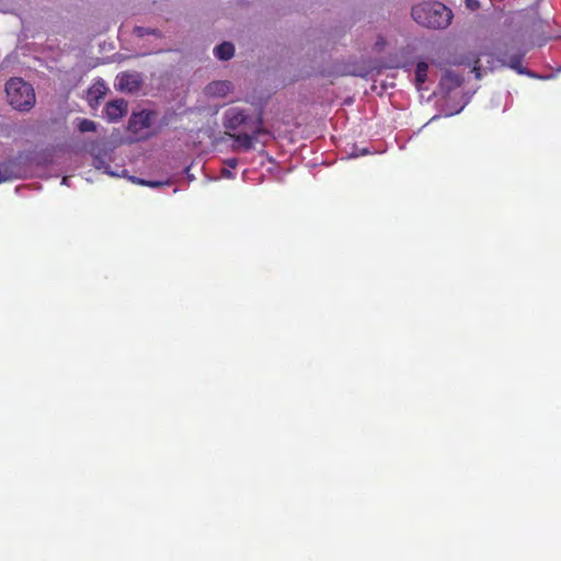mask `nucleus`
I'll return each mask as SVG.
<instances>
[{
  "label": "nucleus",
  "mask_w": 561,
  "mask_h": 561,
  "mask_svg": "<svg viewBox=\"0 0 561 561\" xmlns=\"http://www.w3.org/2000/svg\"><path fill=\"white\" fill-rule=\"evenodd\" d=\"M214 54L220 60H229L234 55V46L230 42H224L215 47Z\"/></svg>",
  "instance_id": "nucleus-11"
},
{
  "label": "nucleus",
  "mask_w": 561,
  "mask_h": 561,
  "mask_svg": "<svg viewBox=\"0 0 561 561\" xmlns=\"http://www.w3.org/2000/svg\"><path fill=\"white\" fill-rule=\"evenodd\" d=\"M102 89H104V85H103V84L94 85V87H93V91H92V93H95L96 98H99L100 95H102V94H103Z\"/></svg>",
  "instance_id": "nucleus-17"
},
{
  "label": "nucleus",
  "mask_w": 561,
  "mask_h": 561,
  "mask_svg": "<svg viewBox=\"0 0 561 561\" xmlns=\"http://www.w3.org/2000/svg\"><path fill=\"white\" fill-rule=\"evenodd\" d=\"M133 181L136 182V183H139L141 185H146V186H149V187H152V188H158V187H161L163 185H169L170 184V181H146V180H142V179H136V178H133Z\"/></svg>",
  "instance_id": "nucleus-15"
},
{
  "label": "nucleus",
  "mask_w": 561,
  "mask_h": 561,
  "mask_svg": "<svg viewBox=\"0 0 561 561\" xmlns=\"http://www.w3.org/2000/svg\"><path fill=\"white\" fill-rule=\"evenodd\" d=\"M5 93L9 104L20 112L31 111L36 103L33 87L22 78H11L5 83Z\"/></svg>",
  "instance_id": "nucleus-2"
},
{
  "label": "nucleus",
  "mask_w": 561,
  "mask_h": 561,
  "mask_svg": "<svg viewBox=\"0 0 561 561\" xmlns=\"http://www.w3.org/2000/svg\"><path fill=\"white\" fill-rule=\"evenodd\" d=\"M142 78L138 72H123L117 76L116 87L123 92L133 93L140 89Z\"/></svg>",
  "instance_id": "nucleus-5"
},
{
  "label": "nucleus",
  "mask_w": 561,
  "mask_h": 561,
  "mask_svg": "<svg viewBox=\"0 0 561 561\" xmlns=\"http://www.w3.org/2000/svg\"><path fill=\"white\" fill-rule=\"evenodd\" d=\"M473 72H474L477 79L481 78V69H480V67L474 66L473 67Z\"/></svg>",
  "instance_id": "nucleus-20"
},
{
  "label": "nucleus",
  "mask_w": 561,
  "mask_h": 561,
  "mask_svg": "<svg viewBox=\"0 0 561 561\" xmlns=\"http://www.w3.org/2000/svg\"><path fill=\"white\" fill-rule=\"evenodd\" d=\"M134 33L138 37H144L146 35H153V36H157V37H161L162 36V33L159 30H157V28H147V27H142V26H136L134 28Z\"/></svg>",
  "instance_id": "nucleus-14"
},
{
  "label": "nucleus",
  "mask_w": 561,
  "mask_h": 561,
  "mask_svg": "<svg viewBox=\"0 0 561 561\" xmlns=\"http://www.w3.org/2000/svg\"><path fill=\"white\" fill-rule=\"evenodd\" d=\"M232 89L233 85L230 81H213L206 85L205 93L210 98H225L232 91Z\"/></svg>",
  "instance_id": "nucleus-8"
},
{
  "label": "nucleus",
  "mask_w": 561,
  "mask_h": 561,
  "mask_svg": "<svg viewBox=\"0 0 561 561\" xmlns=\"http://www.w3.org/2000/svg\"><path fill=\"white\" fill-rule=\"evenodd\" d=\"M463 82V77L453 70H447L440 80V85L447 92L460 87Z\"/></svg>",
  "instance_id": "nucleus-9"
},
{
  "label": "nucleus",
  "mask_w": 561,
  "mask_h": 561,
  "mask_svg": "<svg viewBox=\"0 0 561 561\" xmlns=\"http://www.w3.org/2000/svg\"><path fill=\"white\" fill-rule=\"evenodd\" d=\"M8 178L5 176V174L0 170V183L5 181Z\"/></svg>",
  "instance_id": "nucleus-21"
},
{
  "label": "nucleus",
  "mask_w": 561,
  "mask_h": 561,
  "mask_svg": "<svg viewBox=\"0 0 561 561\" xmlns=\"http://www.w3.org/2000/svg\"><path fill=\"white\" fill-rule=\"evenodd\" d=\"M78 129L81 133L95 131L96 124H95V122L88 119V118H79L78 119Z\"/></svg>",
  "instance_id": "nucleus-13"
},
{
  "label": "nucleus",
  "mask_w": 561,
  "mask_h": 561,
  "mask_svg": "<svg viewBox=\"0 0 561 561\" xmlns=\"http://www.w3.org/2000/svg\"><path fill=\"white\" fill-rule=\"evenodd\" d=\"M225 175H226V176H231L230 171H226V172H225Z\"/></svg>",
  "instance_id": "nucleus-23"
},
{
  "label": "nucleus",
  "mask_w": 561,
  "mask_h": 561,
  "mask_svg": "<svg viewBox=\"0 0 561 561\" xmlns=\"http://www.w3.org/2000/svg\"><path fill=\"white\" fill-rule=\"evenodd\" d=\"M263 118L261 115H259L255 121L252 123V134H237V135H230V137L233 139V141L239 146L242 147L244 150H251L253 148V141L257 139V136L261 134H265L266 130L262 127Z\"/></svg>",
  "instance_id": "nucleus-3"
},
{
  "label": "nucleus",
  "mask_w": 561,
  "mask_h": 561,
  "mask_svg": "<svg viewBox=\"0 0 561 561\" xmlns=\"http://www.w3.org/2000/svg\"><path fill=\"white\" fill-rule=\"evenodd\" d=\"M523 57H524L523 54L515 53L511 56H507V58L503 59L502 62H503V65L516 70L520 75H527L529 77H534V75L529 70H527L526 68H524L522 66Z\"/></svg>",
  "instance_id": "nucleus-10"
},
{
  "label": "nucleus",
  "mask_w": 561,
  "mask_h": 561,
  "mask_svg": "<svg viewBox=\"0 0 561 561\" xmlns=\"http://www.w3.org/2000/svg\"><path fill=\"white\" fill-rule=\"evenodd\" d=\"M467 7L471 10H476L479 7V3L477 0H467Z\"/></svg>",
  "instance_id": "nucleus-18"
},
{
  "label": "nucleus",
  "mask_w": 561,
  "mask_h": 561,
  "mask_svg": "<svg viewBox=\"0 0 561 561\" xmlns=\"http://www.w3.org/2000/svg\"><path fill=\"white\" fill-rule=\"evenodd\" d=\"M154 116V112L152 111H141L139 113H134L128 122V129L131 133L138 134L141 130L149 128L152 123V117Z\"/></svg>",
  "instance_id": "nucleus-6"
},
{
  "label": "nucleus",
  "mask_w": 561,
  "mask_h": 561,
  "mask_svg": "<svg viewBox=\"0 0 561 561\" xmlns=\"http://www.w3.org/2000/svg\"><path fill=\"white\" fill-rule=\"evenodd\" d=\"M226 164L229 168H236L238 165V160L236 158H230V159L226 160Z\"/></svg>",
  "instance_id": "nucleus-19"
},
{
  "label": "nucleus",
  "mask_w": 561,
  "mask_h": 561,
  "mask_svg": "<svg viewBox=\"0 0 561 561\" xmlns=\"http://www.w3.org/2000/svg\"><path fill=\"white\" fill-rule=\"evenodd\" d=\"M95 168L98 169H104V172L107 173V174H112L114 175V173L112 171L108 170V167L105 165V162L100 160V159H96L95 160V163H94Z\"/></svg>",
  "instance_id": "nucleus-16"
},
{
  "label": "nucleus",
  "mask_w": 561,
  "mask_h": 561,
  "mask_svg": "<svg viewBox=\"0 0 561 561\" xmlns=\"http://www.w3.org/2000/svg\"><path fill=\"white\" fill-rule=\"evenodd\" d=\"M411 16L424 27L444 30L450 25L453 12L442 2L423 1L412 7Z\"/></svg>",
  "instance_id": "nucleus-1"
},
{
  "label": "nucleus",
  "mask_w": 561,
  "mask_h": 561,
  "mask_svg": "<svg viewBox=\"0 0 561 561\" xmlns=\"http://www.w3.org/2000/svg\"><path fill=\"white\" fill-rule=\"evenodd\" d=\"M245 125L251 127L250 117L245 111L240 107H231L224 114V126L226 129L236 130L240 126Z\"/></svg>",
  "instance_id": "nucleus-4"
},
{
  "label": "nucleus",
  "mask_w": 561,
  "mask_h": 561,
  "mask_svg": "<svg viewBox=\"0 0 561 561\" xmlns=\"http://www.w3.org/2000/svg\"><path fill=\"white\" fill-rule=\"evenodd\" d=\"M427 70L428 66L424 61H420L416 65L415 69V83L417 88H421V85L426 81L427 78Z\"/></svg>",
  "instance_id": "nucleus-12"
},
{
  "label": "nucleus",
  "mask_w": 561,
  "mask_h": 561,
  "mask_svg": "<svg viewBox=\"0 0 561 561\" xmlns=\"http://www.w3.org/2000/svg\"><path fill=\"white\" fill-rule=\"evenodd\" d=\"M105 113L108 121L116 122L127 114V102L124 99L113 100L106 104Z\"/></svg>",
  "instance_id": "nucleus-7"
},
{
  "label": "nucleus",
  "mask_w": 561,
  "mask_h": 561,
  "mask_svg": "<svg viewBox=\"0 0 561 561\" xmlns=\"http://www.w3.org/2000/svg\"><path fill=\"white\" fill-rule=\"evenodd\" d=\"M62 183H64V184H68V178H67V176H65V178L62 179Z\"/></svg>",
  "instance_id": "nucleus-22"
}]
</instances>
